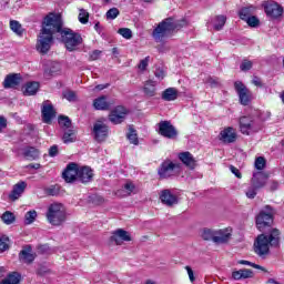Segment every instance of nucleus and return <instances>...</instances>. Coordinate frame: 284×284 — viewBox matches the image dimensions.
I'll list each match as a JSON object with an SVG mask.
<instances>
[{"mask_svg":"<svg viewBox=\"0 0 284 284\" xmlns=\"http://www.w3.org/2000/svg\"><path fill=\"white\" fill-rule=\"evenodd\" d=\"M61 30V16L57 13H49L43 22L42 29L38 36L36 50L40 52V54H48L50 52V48H52V43H54V34Z\"/></svg>","mask_w":284,"mask_h":284,"instance_id":"f257e3e1","label":"nucleus"},{"mask_svg":"<svg viewBox=\"0 0 284 284\" xmlns=\"http://www.w3.org/2000/svg\"><path fill=\"white\" fill-rule=\"evenodd\" d=\"M281 231L278 229H272L270 235L261 234L257 236L254 247L258 256H265L270 254V247H278L281 245Z\"/></svg>","mask_w":284,"mask_h":284,"instance_id":"f03ea898","label":"nucleus"},{"mask_svg":"<svg viewBox=\"0 0 284 284\" xmlns=\"http://www.w3.org/2000/svg\"><path fill=\"white\" fill-rule=\"evenodd\" d=\"M185 20H174V18H166L158 24L153 30L152 37L155 41H163L165 37H170L174 30H179L186 26Z\"/></svg>","mask_w":284,"mask_h":284,"instance_id":"7ed1b4c3","label":"nucleus"},{"mask_svg":"<svg viewBox=\"0 0 284 284\" xmlns=\"http://www.w3.org/2000/svg\"><path fill=\"white\" fill-rule=\"evenodd\" d=\"M58 33L61 37V41L64 44V48H67L69 52H74L79 50V45L83 43V38L78 32H74L70 28H63V21L61 20V18L60 30L58 31Z\"/></svg>","mask_w":284,"mask_h":284,"instance_id":"20e7f679","label":"nucleus"},{"mask_svg":"<svg viewBox=\"0 0 284 284\" xmlns=\"http://www.w3.org/2000/svg\"><path fill=\"white\" fill-rule=\"evenodd\" d=\"M47 221L50 225L59 226L65 223V207L61 203H53L48 206Z\"/></svg>","mask_w":284,"mask_h":284,"instance_id":"39448f33","label":"nucleus"},{"mask_svg":"<svg viewBox=\"0 0 284 284\" xmlns=\"http://www.w3.org/2000/svg\"><path fill=\"white\" fill-rule=\"evenodd\" d=\"M276 215V210L271 205H265L263 210L256 216V226L260 232H264L265 227H270L274 223V216Z\"/></svg>","mask_w":284,"mask_h":284,"instance_id":"423d86ee","label":"nucleus"},{"mask_svg":"<svg viewBox=\"0 0 284 284\" xmlns=\"http://www.w3.org/2000/svg\"><path fill=\"white\" fill-rule=\"evenodd\" d=\"M261 130V123L256 122L252 116H242L240 118V132L250 136V134H254V132H258Z\"/></svg>","mask_w":284,"mask_h":284,"instance_id":"0eeeda50","label":"nucleus"},{"mask_svg":"<svg viewBox=\"0 0 284 284\" xmlns=\"http://www.w3.org/2000/svg\"><path fill=\"white\" fill-rule=\"evenodd\" d=\"M181 170V164L174 163L170 160H165L159 168L158 174L160 179H170V176H174L176 172Z\"/></svg>","mask_w":284,"mask_h":284,"instance_id":"6e6552de","label":"nucleus"},{"mask_svg":"<svg viewBox=\"0 0 284 284\" xmlns=\"http://www.w3.org/2000/svg\"><path fill=\"white\" fill-rule=\"evenodd\" d=\"M234 88L240 99L241 105H250L253 99L252 91H250V89H247V87H245V84H243L241 81H235Z\"/></svg>","mask_w":284,"mask_h":284,"instance_id":"1a4fd4ad","label":"nucleus"},{"mask_svg":"<svg viewBox=\"0 0 284 284\" xmlns=\"http://www.w3.org/2000/svg\"><path fill=\"white\" fill-rule=\"evenodd\" d=\"M158 126L159 134H161V136H164V139H176V136L179 135L176 128H174V125H172V122L170 121H161Z\"/></svg>","mask_w":284,"mask_h":284,"instance_id":"9d476101","label":"nucleus"},{"mask_svg":"<svg viewBox=\"0 0 284 284\" xmlns=\"http://www.w3.org/2000/svg\"><path fill=\"white\" fill-rule=\"evenodd\" d=\"M108 124L104 123L101 120H98L94 124H93V135L95 141H105V139H108Z\"/></svg>","mask_w":284,"mask_h":284,"instance_id":"9b49d317","label":"nucleus"},{"mask_svg":"<svg viewBox=\"0 0 284 284\" xmlns=\"http://www.w3.org/2000/svg\"><path fill=\"white\" fill-rule=\"evenodd\" d=\"M41 114L43 123H52V119L57 116V111H54V106L50 100H47L42 103Z\"/></svg>","mask_w":284,"mask_h":284,"instance_id":"f8f14e48","label":"nucleus"},{"mask_svg":"<svg viewBox=\"0 0 284 284\" xmlns=\"http://www.w3.org/2000/svg\"><path fill=\"white\" fill-rule=\"evenodd\" d=\"M236 139H239V134L236 129L232 126L224 128L219 134V140L222 143H236Z\"/></svg>","mask_w":284,"mask_h":284,"instance_id":"ddd939ff","label":"nucleus"},{"mask_svg":"<svg viewBox=\"0 0 284 284\" xmlns=\"http://www.w3.org/2000/svg\"><path fill=\"white\" fill-rule=\"evenodd\" d=\"M125 116H128V109H125V106H116L109 114V120L114 125H119V123H123V121H125Z\"/></svg>","mask_w":284,"mask_h":284,"instance_id":"4468645a","label":"nucleus"},{"mask_svg":"<svg viewBox=\"0 0 284 284\" xmlns=\"http://www.w3.org/2000/svg\"><path fill=\"white\" fill-rule=\"evenodd\" d=\"M62 176L67 183H72L73 181H79V164L70 163L62 173Z\"/></svg>","mask_w":284,"mask_h":284,"instance_id":"2eb2a0df","label":"nucleus"},{"mask_svg":"<svg viewBox=\"0 0 284 284\" xmlns=\"http://www.w3.org/2000/svg\"><path fill=\"white\" fill-rule=\"evenodd\" d=\"M264 10L271 19H278V17H283V7L277 2H265Z\"/></svg>","mask_w":284,"mask_h":284,"instance_id":"dca6fc26","label":"nucleus"},{"mask_svg":"<svg viewBox=\"0 0 284 284\" xmlns=\"http://www.w3.org/2000/svg\"><path fill=\"white\" fill-rule=\"evenodd\" d=\"M132 241V236L130 233L123 229H118L113 232L111 236V242L115 243V245H123L125 242Z\"/></svg>","mask_w":284,"mask_h":284,"instance_id":"f3484780","label":"nucleus"},{"mask_svg":"<svg viewBox=\"0 0 284 284\" xmlns=\"http://www.w3.org/2000/svg\"><path fill=\"white\" fill-rule=\"evenodd\" d=\"M230 239H232L230 229L215 230L213 243L216 245H223V243H227Z\"/></svg>","mask_w":284,"mask_h":284,"instance_id":"a211bd4d","label":"nucleus"},{"mask_svg":"<svg viewBox=\"0 0 284 284\" xmlns=\"http://www.w3.org/2000/svg\"><path fill=\"white\" fill-rule=\"evenodd\" d=\"M94 176L90 166H78V181L80 183H90Z\"/></svg>","mask_w":284,"mask_h":284,"instance_id":"6ab92c4d","label":"nucleus"},{"mask_svg":"<svg viewBox=\"0 0 284 284\" xmlns=\"http://www.w3.org/2000/svg\"><path fill=\"white\" fill-rule=\"evenodd\" d=\"M267 179H270V175H267L266 173L255 172L251 180V184H253L257 190H261L267 184Z\"/></svg>","mask_w":284,"mask_h":284,"instance_id":"aec40b11","label":"nucleus"},{"mask_svg":"<svg viewBox=\"0 0 284 284\" xmlns=\"http://www.w3.org/2000/svg\"><path fill=\"white\" fill-rule=\"evenodd\" d=\"M26 187H28V184L26 182H18L16 185H13V189L9 194V200L19 201V199H21V196L26 192Z\"/></svg>","mask_w":284,"mask_h":284,"instance_id":"412c9836","label":"nucleus"},{"mask_svg":"<svg viewBox=\"0 0 284 284\" xmlns=\"http://www.w3.org/2000/svg\"><path fill=\"white\" fill-rule=\"evenodd\" d=\"M14 152L18 154V156L22 152L24 159H27L28 161H36V159H39V150H37L36 148H32V146H27L21 150L14 149Z\"/></svg>","mask_w":284,"mask_h":284,"instance_id":"4be33fe9","label":"nucleus"},{"mask_svg":"<svg viewBox=\"0 0 284 284\" xmlns=\"http://www.w3.org/2000/svg\"><path fill=\"white\" fill-rule=\"evenodd\" d=\"M20 263H26L30 265V263L34 262V253H32L31 246H24L19 253Z\"/></svg>","mask_w":284,"mask_h":284,"instance_id":"5701e85b","label":"nucleus"},{"mask_svg":"<svg viewBox=\"0 0 284 284\" xmlns=\"http://www.w3.org/2000/svg\"><path fill=\"white\" fill-rule=\"evenodd\" d=\"M160 200L169 207H172V205H176L179 203L176 195L172 194V191L170 190H163L160 194Z\"/></svg>","mask_w":284,"mask_h":284,"instance_id":"b1692460","label":"nucleus"},{"mask_svg":"<svg viewBox=\"0 0 284 284\" xmlns=\"http://www.w3.org/2000/svg\"><path fill=\"white\" fill-rule=\"evenodd\" d=\"M20 84H21V74H18V73L7 75L3 81V88H6V90L10 88H17V85H20Z\"/></svg>","mask_w":284,"mask_h":284,"instance_id":"393cba45","label":"nucleus"},{"mask_svg":"<svg viewBox=\"0 0 284 284\" xmlns=\"http://www.w3.org/2000/svg\"><path fill=\"white\" fill-rule=\"evenodd\" d=\"M179 159L184 165H186V168H190V170H194V168H196V160H194V155H192V153L182 152L179 154Z\"/></svg>","mask_w":284,"mask_h":284,"instance_id":"a878e982","label":"nucleus"},{"mask_svg":"<svg viewBox=\"0 0 284 284\" xmlns=\"http://www.w3.org/2000/svg\"><path fill=\"white\" fill-rule=\"evenodd\" d=\"M254 277V272L250 268H241L239 271H233L232 272V278L234 281H243L245 278H253Z\"/></svg>","mask_w":284,"mask_h":284,"instance_id":"bb28decb","label":"nucleus"},{"mask_svg":"<svg viewBox=\"0 0 284 284\" xmlns=\"http://www.w3.org/2000/svg\"><path fill=\"white\" fill-rule=\"evenodd\" d=\"M110 102H108V97L101 95L93 100L94 110H110Z\"/></svg>","mask_w":284,"mask_h":284,"instance_id":"cd10ccee","label":"nucleus"},{"mask_svg":"<svg viewBox=\"0 0 284 284\" xmlns=\"http://www.w3.org/2000/svg\"><path fill=\"white\" fill-rule=\"evenodd\" d=\"M134 183L132 182H126L123 186V189H120L115 192V196H119L120 199H123L125 196H130L132 192H134Z\"/></svg>","mask_w":284,"mask_h":284,"instance_id":"c85d7f7f","label":"nucleus"},{"mask_svg":"<svg viewBox=\"0 0 284 284\" xmlns=\"http://www.w3.org/2000/svg\"><path fill=\"white\" fill-rule=\"evenodd\" d=\"M143 92L145 97H156V81L148 80L144 82Z\"/></svg>","mask_w":284,"mask_h":284,"instance_id":"c756f323","label":"nucleus"},{"mask_svg":"<svg viewBox=\"0 0 284 284\" xmlns=\"http://www.w3.org/2000/svg\"><path fill=\"white\" fill-rule=\"evenodd\" d=\"M163 101H176L179 99V90L175 88H168L162 92Z\"/></svg>","mask_w":284,"mask_h":284,"instance_id":"7c9ffc66","label":"nucleus"},{"mask_svg":"<svg viewBox=\"0 0 284 284\" xmlns=\"http://www.w3.org/2000/svg\"><path fill=\"white\" fill-rule=\"evenodd\" d=\"M39 92V82H28L23 87L24 97H34Z\"/></svg>","mask_w":284,"mask_h":284,"instance_id":"2f4dec72","label":"nucleus"},{"mask_svg":"<svg viewBox=\"0 0 284 284\" xmlns=\"http://www.w3.org/2000/svg\"><path fill=\"white\" fill-rule=\"evenodd\" d=\"M10 29L17 37H23V33L26 32V29H23V26L19 23L17 20H11L10 21Z\"/></svg>","mask_w":284,"mask_h":284,"instance_id":"473e14b6","label":"nucleus"},{"mask_svg":"<svg viewBox=\"0 0 284 284\" xmlns=\"http://www.w3.org/2000/svg\"><path fill=\"white\" fill-rule=\"evenodd\" d=\"M225 21H227V18L225 16H216L213 19V28L214 30H223V27L225 26Z\"/></svg>","mask_w":284,"mask_h":284,"instance_id":"72a5a7b5","label":"nucleus"},{"mask_svg":"<svg viewBox=\"0 0 284 284\" xmlns=\"http://www.w3.org/2000/svg\"><path fill=\"white\" fill-rule=\"evenodd\" d=\"M47 74H57V72H61V63L59 62H49L47 64V69L44 70Z\"/></svg>","mask_w":284,"mask_h":284,"instance_id":"f704fd0d","label":"nucleus"},{"mask_svg":"<svg viewBox=\"0 0 284 284\" xmlns=\"http://www.w3.org/2000/svg\"><path fill=\"white\" fill-rule=\"evenodd\" d=\"M126 138L132 143V145H139V135L136 134V130L129 128V132L126 133Z\"/></svg>","mask_w":284,"mask_h":284,"instance_id":"c9c22d12","label":"nucleus"},{"mask_svg":"<svg viewBox=\"0 0 284 284\" xmlns=\"http://www.w3.org/2000/svg\"><path fill=\"white\" fill-rule=\"evenodd\" d=\"M63 143H74L77 141V135H74V130L69 129L64 132L62 136Z\"/></svg>","mask_w":284,"mask_h":284,"instance_id":"e433bc0d","label":"nucleus"},{"mask_svg":"<svg viewBox=\"0 0 284 284\" xmlns=\"http://www.w3.org/2000/svg\"><path fill=\"white\" fill-rule=\"evenodd\" d=\"M37 211L31 210L24 214V225H32L34 221H37Z\"/></svg>","mask_w":284,"mask_h":284,"instance_id":"4c0bfd02","label":"nucleus"},{"mask_svg":"<svg viewBox=\"0 0 284 284\" xmlns=\"http://www.w3.org/2000/svg\"><path fill=\"white\" fill-rule=\"evenodd\" d=\"M215 232H216V230L204 229L202 232L203 241H212L214 243Z\"/></svg>","mask_w":284,"mask_h":284,"instance_id":"58836bf2","label":"nucleus"},{"mask_svg":"<svg viewBox=\"0 0 284 284\" xmlns=\"http://www.w3.org/2000/svg\"><path fill=\"white\" fill-rule=\"evenodd\" d=\"M252 12H254V7H244L240 10V19H242V21H245L246 19H248V17L252 16Z\"/></svg>","mask_w":284,"mask_h":284,"instance_id":"ea45409f","label":"nucleus"},{"mask_svg":"<svg viewBox=\"0 0 284 284\" xmlns=\"http://www.w3.org/2000/svg\"><path fill=\"white\" fill-rule=\"evenodd\" d=\"M78 19H79L80 23L85 26V23H88V21H90V13L88 11H85V9H80Z\"/></svg>","mask_w":284,"mask_h":284,"instance_id":"a19ab883","label":"nucleus"},{"mask_svg":"<svg viewBox=\"0 0 284 284\" xmlns=\"http://www.w3.org/2000/svg\"><path fill=\"white\" fill-rule=\"evenodd\" d=\"M6 281H8L11 284H19L20 281H21V274L17 273V272H13V273L8 275Z\"/></svg>","mask_w":284,"mask_h":284,"instance_id":"79ce46f5","label":"nucleus"},{"mask_svg":"<svg viewBox=\"0 0 284 284\" xmlns=\"http://www.w3.org/2000/svg\"><path fill=\"white\" fill-rule=\"evenodd\" d=\"M2 221L6 223V225H12V222L14 221V214L10 211H7L2 214Z\"/></svg>","mask_w":284,"mask_h":284,"instance_id":"37998d69","label":"nucleus"},{"mask_svg":"<svg viewBox=\"0 0 284 284\" xmlns=\"http://www.w3.org/2000/svg\"><path fill=\"white\" fill-rule=\"evenodd\" d=\"M239 265H248L250 267H254L255 270H262V272H265V268L258 264L252 263L247 260H240L237 261Z\"/></svg>","mask_w":284,"mask_h":284,"instance_id":"c03bdc74","label":"nucleus"},{"mask_svg":"<svg viewBox=\"0 0 284 284\" xmlns=\"http://www.w3.org/2000/svg\"><path fill=\"white\" fill-rule=\"evenodd\" d=\"M59 125H61L62 128H70V125H72V121H70V118L65 116V115H60L59 120H58Z\"/></svg>","mask_w":284,"mask_h":284,"instance_id":"a18cd8bd","label":"nucleus"},{"mask_svg":"<svg viewBox=\"0 0 284 284\" xmlns=\"http://www.w3.org/2000/svg\"><path fill=\"white\" fill-rule=\"evenodd\" d=\"M149 63H150V55L141 60L140 63L138 64V69L140 70V72H145L148 70Z\"/></svg>","mask_w":284,"mask_h":284,"instance_id":"49530a36","label":"nucleus"},{"mask_svg":"<svg viewBox=\"0 0 284 284\" xmlns=\"http://www.w3.org/2000/svg\"><path fill=\"white\" fill-rule=\"evenodd\" d=\"M118 34H121L123 39H132V30L128 28H121L118 30Z\"/></svg>","mask_w":284,"mask_h":284,"instance_id":"de8ad7c7","label":"nucleus"},{"mask_svg":"<svg viewBox=\"0 0 284 284\" xmlns=\"http://www.w3.org/2000/svg\"><path fill=\"white\" fill-rule=\"evenodd\" d=\"M266 163L267 162L265 161V158H263V156L256 158V160H255V169L256 170H265Z\"/></svg>","mask_w":284,"mask_h":284,"instance_id":"09e8293b","label":"nucleus"},{"mask_svg":"<svg viewBox=\"0 0 284 284\" xmlns=\"http://www.w3.org/2000/svg\"><path fill=\"white\" fill-rule=\"evenodd\" d=\"M247 26H250V28H257L260 20L258 18L252 16L245 19Z\"/></svg>","mask_w":284,"mask_h":284,"instance_id":"8fccbe9b","label":"nucleus"},{"mask_svg":"<svg viewBox=\"0 0 284 284\" xmlns=\"http://www.w3.org/2000/svg\"><path fill=\"white\" fill-rule=\"evenodd\" d=\"M256 190H258L257 187H255L253 184H251V186H248V189L245 192V195L247 199H255L256 197Z\"/></svg>","mask_w":284,"mask_h":284,"instance_id":"3c124183","label":"nucleus"},{"mask_svg":"<svg viewBox=\"0 0 284 284\" xmlns=\"http://www.w3.org/2000/svg\"><path fill=\"white\" fill-rule=\"evenodd\" d=\"M154 77L159 79V81H163L166 77L165 70L163 68L155 69Z\"/></svg>","mask_w":284,"mask_h":284,"instance_id":"603ef678","label":"nucleus"},{"mask_svg":"<svg viewBox=\"0 0 284 284\" xmlns=\"http://www.w3.org/2000/svg\"><path fill=\"white\" fill-rule=\"evenodd\" d=\"M63 97L67 99V101L73 102L77 101V93L74 91H64Z\"/></svg>","mask_w":284,"mask_h":284,"instance_id":"864d4df0","label":"nucleus"},{"mask_svg":"<svg viewBox=\"0 0 284 284\" xmlns=\"http://www.w3.org/2000/svg\"><path fill=\"white\" fill-rule=\"evenodd\" d=\"M116 17H119V9L118 8H111L106 12V19L114 20V19H116Z\"/></svg>","mask_w":284,"mask_h":284,"instance_id":"5fc2aeb1","label":"nucleus"},{"mask_svg":"<svg viewBox=\"0 0 284 284\" xmlns=\"http://www.w3.org/2000/svg\"><path fill=\"white\" fill-rule=\"evenodd\" d=\"M252 61H248V60H244L241 65H240V69L242 70V72H247L250 70H252Z\"/></svg>","mask_w":284,"mask_h":284,"instance_id":"6e6d98bb","label":"nucleus"},{"mask_svg":"<svg viewBox=\"0 0 284 284\" xmlns=\"http://www.w3.org/2000/svg\"><path fill=\"white\" fill-rule=\"evenodd\" d=\"M8 250V237L2 236L0 239V252H6Z\"/></svg>","mask_w":284,"mask_h":284,"instance_id":"4d7b16f0","label":"nucleus"},{"mask_svg":"<svg viewBox=\"0 0 284 284\" xmlns=\"http://www.w3.org/2000/svg\"><path fill=\"white\" fill-rule=\"evenodd\" d=\"M110 84H98L94 88L90 87V92H101V90H105V88H109Z\"/></svg>","mask_w":284,"mask_h":284,"instance_id":"13d9d810","label":"nucleus"},{"mask_svg":"<svg viewBox=\"0 0 284 284\" xmlns=\"http://www.w3.org/2000/svg\"><path fill=\"white\" fill-rule=\"evenodd\" d=\"M268 190H271V192H274V191L278 190V181L271 180L268 182Z\"/></svg>","mask_w":284,"mask_h":284,"instance_id":"bf43d9fd","label":"nucleus"},{"mask_svg":"<svg viewBox=\"0 0 284 284\" xmlns=\"http://www.w3.org/2000/svg\"><path fill=\"white\" fill-rule=\"evenodd\" d=\"M185 270L187 272L191 283H194V281H196V277H194V271L190 266H185Z\"/></svg>","mask_w":284,"mask_h":284,"instance_id":"052dcab7","label":"nucleus"},{"mask_svg":"<svg viewBox=\"0 0 284 284\" xmlns=\"http://www.w3.org/2000/svg\"><path fill=\"white\" fill-rule=\"evenodd\" d=\"M101 57V50H94L90 53L91 61H97Z\"/></svg>","mask_w":284,"mask_h":284,"instance_id":"680f3d73","label":"nucleus"},{"mask_svg":"<svg viewBox=\"0 0 284 284\" xmlns=\"http://www.w3.org/2000/svg\"><path fill=\"white\" fill-rule=\"evenodd\" d=\"M59 154V146L52 145L49 149V156H57Z\"/></svg>","mask_w":284,"mask_h":284,"instance_id":"e2e57ef3","label":"nucleus"},{"mask_svg":"<svg viewBox=\"0 0 284 284\" xmlns=\"http://www.w3.org/2000/svg\"><path fill=\"white\" fill-rule=\"evenodd\" d=\"M252 83H253V85H256V88H263V82L261 81V78H258V77H253Z\"/></svg>","mask_w":284,"mask_h":284,"instance_id":"0e129e2a","label":"nucleus"},{"mask_svg":"<svg viewBox=\"0 0 284 284\" xmlns=\"http://www.w3.org/2000/svg\"><path fill=\"white\" fill-rule=\"evenodd\" d=\"M230 170L232 172V174H234L236 176V179H241V171H239L234 165L230 166Z\"/></svg>","mask_w":284,"mask_h":284,"instance_id":"69168bd1","label":"nucleus"},{"mask_svg":"<svg viewBox=\"0 0 284 284\" xmlns=\"http://www.w3.org/2000/svg\"><path fill=\"white\" fill-rule=\"evenodd\" d=\"M47 194H49L50 196H57V189H54V187H49L48 190H47Z\"/></svg>","mask_w":284,"mask_h":284,"instance_id":"338daca9","label":"nucleus"},{"mask_svg":"<svg viewBox=\"0 0 284 284\" xmlns=\"http://www.w3.org/2000/svg\"><path fill=\"white\" fill-rule=\"evenodd\" d=\"M8 125L6 118L0 116V132Z\"/></svg>","mask_w":284,"mask_h":284,"instance_id":"774afa93","label":"nucleus"}]
</instances>
